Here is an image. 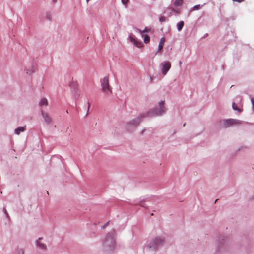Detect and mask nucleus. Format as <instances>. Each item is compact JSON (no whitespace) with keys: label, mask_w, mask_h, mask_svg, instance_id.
<instances>
[{"label":"nucleus","mask_w":254,"mask_h":254,"mask_svg":"<svg viewBox=\"0 0 254 254\" xmlns=\"http://www.w3.org/2000/svg\"><path fill=\"white\" fill-rule=\"evenodd\" d=\"M241 124V122L237 119H230L224 120L221 121V124L223 128H227L234 125H239Z\"/></svg>","instance_id":"f257e3e1"},{"label":"nucleus","mask_w":254,"mask_h":254,"mask_svg":"<svg viewBox=\"0 0 254 254\" xmlns=\"http://www.w3.org/2000/svg\"><path fill=\"white\" fill-rule=\"evenodd\" d=\"M102 89L106 94H109L112 91V88L109 85V76H105L101 81Z\"/></svg>","instance_id":"f03ea898"},{"label":"nucleus","mask_w":254,"mask_h":254,"mask_svg":"<svg viewBox=\"0 0 254 254\" xmlns=\"http://www.w3.org/2000/svg\"><path fill=\"white\" fill-rule=\"evenodd\" d=\"M103 245L105 246H109L110 248H112L115 245V238L114 233H109L103 242Z\"/></svg>","instance_id":"7ed1b4c3"},{"label":"nucleus","mask_w":254,"mask_h":254,"mask_svg":"<svg viewBox=\"0 0 254 254\" xmlns=\"http://www.w3.org/2000/svg\"><path fill=\"white\" fill-rule=\"evenodd\" d=\"M164 242V239L161 237L156 238L152 240L149 244V247L153 249H155Z\"/></svg>","instance_id":"20e7f679"},{"label":"nucleus","mask_w":254,"mask_h":254,"mask_svg":"<svg viewBox=\"0 0 254 254\" xmlns=\"http://www.w3.org/2000/svg\"><path fill=\"white\" fill-rule=\"evenodd\" d=\"M162 73L165 75L171 68V63L168 61L162 62L161 64Z\"/></svg>","instance_id":"39448f33"},{"label":"nucleus","mask_w":254,"mask_h":254,"mask_svg":"<svg viewBox=\"0 0 254 254\" xmlns=\"http://www.w3.org/2000/svg\"><path fill=\"white\" fill-rule=\"evenodd\" d=\"M41 115L46 124H50L52 123V118L48 113L41 111Z\"/></svg>","instance_id":"423d86ee"},{"label":"nucleus","mask_w":254,"mask_h":254,"mask_svg":"<svg viewBox=\"0 0 254 254\" xmlns=\"http://www.w3.org/2000/svg\"><path fill=\"white\" fill-rule=\"evenodd\" d=\"M165 108L164 107V101H161L159 103V109L157 111H155L154 114L156 115H161L165 112Z\"/></svg>","instance_id":"0eeeda50"},{"label":"nucleus","mask_w":254,"mask_h":254,"mask_svg":"<svg viewBox=\"0 0 254 254\" xmlns=\"http://www.w3.org/2000/svg\"><path fill=\"white\" fill-rule=\"evenodd\" d=\"M130 41L137 47L141 48L143 46V44L141 41H138L133 36L130 37Z\"/></svg>","instance_id":"6e6552de"},{"label":"nucleus","mask_w":254,"mask_h":254,"mask_svg":"<svg viewBox=\"0 0 254 254\" xmlns=\"http://www.w3.org/2000/svg\"><path fill=\"white\" fill-rule=\"evenodd\" d=\"M143 117V115H142L138 116L137 118L134 119L133 121H132L131 124L134 125L135 126L138 125L140 123L141 119H142Z\"/></svg>","instance_id":"1a4fd4ad"},{"label":"nucleus","mask_w":254,"mask_h":254,"mask_svg":"<svg viewBox=\"0 0 254 254\" xmlns=\"http://www.w3.org/2000/svg\"><path fill=\"white\" fill-rule=\"evenodd\" d=\"M183 3V0H175L173 2V5L175 7H178L181 6Z\"/></svg>","instance_id":"9d476101"},{"label":"nucleus","mask_w":254,"mask_h":254,"mask_svg":"<svg viewBox=\"0 0 254 254\" xmlns=\"http://www.w3.org/2000/svg\"><path fill=\"white\" fill-rule=\"evenodd\" d=\"M165 41V39L164 37H162L160 39V42H159V45H158V51H160L163 49Z\"/></svg>","instance_id":"9b49d317"},{"label":"nucleus","mask_w":254,"mask_h":254,"mask_svg":"<svg viewBox=\"0 0 254 254\" xmlns=\"http://www.w3.org/2000/svg\"><path fill=\"white\" fill-rule=\"evenodd\" d=\"M25 127H18L17 128L15 129V133L17 135L19 134L20 132H23L25 131Z\"/></svg>","instance_id":"f8f14e48"},{"label":"nucleus","mask_w":254,"mask_h":254,"mask_svg":"<svg viewBox=\"0 0 254 254\" xmlns=\"http://www.w3.org/2000/svg\"><path fill=\"white\" fill-rule=\"evenodd\" d=\"M47 105H48V101L45 98L42 99L39 102L40 106H47Z\"/></svg>","instance_id":"ddd939ff"},{"label":"nucleus","mask_w":254,"mask_h":254,"mask_svg":"<svg viewBox=\"0 0 254 254\" xmlns=\"http://www.w3.org/2000/svg\"><path fill=\"white\" fill-rule=\"evenodd\" d=\"M184 23L183 21H181L177 23V29L179 31H180L182 29V28L184 26Z\"/></svg>","instance_id":"4468645a"},{"label":"nucleus","mask_w":254,"mask_h":254,"mask_svg":"<svg viewBox=\"0 0 254 254\" xmlns=\"http://www.w3.org/2000/svg\"><path fill=\"white\" fill-rule=\"evenodd\" d=\"M232 108L234 110L238 111L239 112H241V110L238 107L237 105L233 103L232 104Z\"/></svg>","instance_id":"2eb2a0df"},{"label":"nucleus","mask_w":254,"mask_h":254,"mask_svg":"<svg viewBox=\"0 0 254 254\" xmlns=\"http://www.w3.org/2000/svg\"><path fill=\"white\" fill-rule=\"evenodd\" d=\"M37 245L40 247L41 249H45L46 248V246L44 244L41 243L39 241L37 242Z\"/></svg>","instance_id":"dca6fc26"},{"label":"nucleus","mask_w":254,"mask_h":254,"mask_svg":"<svg viewBox=\"0 0 254 254\" xmlns=\"http://www.w3.org/2000/svg\"><path fill=\"white\" fill-rule=\"evenodd\" d=\"M150 41V37L148 35H144V42L145 43H148Z\"/></svg>","instance_id":"f3484780"},{"label":"nucleus","mask_w":254,"mask_h":254,"mask_svg":"<svg viewBox=\"0 0 254 254\" xmlns=\"http://www.w3.org/2000/svg\"><path fill=\"white\" fill-rule=\"evenodd\" d=\"M24 250L22 249L17 250L15 252V254H24Z\"/></svg>","instance_id":"a211bd4d"},{"label":"nucleus","mask_w":254,"mask_h":254,"mask_svg":"<svg viewBox=\"0 0 254 254\" xmlns=\"http://www.w3.org/2000/svg\"><path fill=\"white\" fill-rule=\"evenodd\" d=\"M202 6H201L200 5H195L193 7V10H199L201 8Z\"/></svg>","instance_id":"6ab92c4d"},{"label":"nucleus","mask_w":254,"mask_h":254,"mask_svg":"<svg viewBox=\"0 0 254 254\" xmlns=\"http://www.w3.org/2000/svg\"><path fill=\"white\" fill-rule=\"evenodd\" d=\"M171 10H172V11H173V12H174L175 13H176L177 14H179L180 13V10L175 9L174 7L171 8Z\"/></svg>","instance_id":"aec40b11"},{"label":"nucleus","mask_w":254,"mask_h":254,"mask_svg":"<svg viewBox=\"0 0 254 254\" xmlns=\"http://www.w3.org/2000/svg\"><path fill=\"white\" fill-rule=\"evenodd\" d=\"M159 21L161 22H165L166 21V18L164 16H162L159 18Z\"/></svg>","instance_id":"412c9836"},{"label":"nucleus","mask_w":254,"mask_h":254,"mask_svg":"<svg viewBox=\"0 0 254 254\" xmlns=\"http://www.w3.org/2000/svg\"><path fill=\"white\" fill-rule=\"evenodd\" d=\"M128 1H129V0H122V3L125 5H127Z\"/></svg>","instance_id":"4be33fe9"},{"label":"nucleus","mask_w":254,"mask_h":254,"mask_svg":"<svg viewBox=\"0 0 254 254\" xmlns=\"http://www.w3.org/2000/svg\"><path fill=\"white\" fill-rule=\"evenodd\" d=\"M140 33H146V32H149L150 30L148 29L147 28H145L144 30L141 31L140 30H139Z\"/></svg>","instance_id":"5701e85b"},{"label":"nucleus","mask_w":254,"mask_h":254,"mask_svg":"<svg viewBox=\"0 0 254 254\" xmlns=\"http://www.w3.org/2000/svg\"><path fill=\"white\" fill-rule=\"evenodd\" d=\"M233 1L237 2H242L245 1V0H232Z\"/></svg>","instance_id":"b1692460"},{"label":"nucleus","mask_w":254,"mask_h":254,"mask_svg":"<svg viewBox=\"0 0 254 254\" xmlns=\"http://www.w3.org/2000/svg\"><path fill=\"white\" fill-rule=\"evenodd\" d=\"M251 102H252V103L253 105V109L254 110V98H251Z\"/></svg>","instance_id":"393cba45"},{"label":"nucleus","mask_w":254,"mask_h":254,"mask_svg":"<svg viewBox=\"0 0 254 254\" xmlns=\"http://www.w3.org/2000/svg\"><path fill=\"white\" fill-rule=\"evenodd\" d=\"M179 64H180V66L182 64V62L181 61H179Z\"/></svg>","instance_id":"a878e982"},{"label":"nucleus","mask_w":254,"mask_h":254,"mask_svg":"<svg viewBox=\"0 0 254 254\" xmlns=\"http://www.w3.org/2000/svg\"><path fill=\"white\" fill-rule=\"evenodd\" d=\"M54 2H56L57 0H52Z\"/></svg>","instance_id":"bb28decb"},{"label":"nucleus","mask_w":254,"mask_h":254,"mask_svg":"<svg viewBox=\"0 0 254 254\" xmlns=\"http://www.w3.org/2000/svg\"><path fill=\"white\" fill-rule=\"evenodd\" d=\"M4 211H5V213L6 214H7V212H6V211L5 209H4Z\"/></svg>","instance_id":"cd10ccee"},{"label":"nucleus","mask_w":254,"mask_h":254,"mask_svg":"<svg viewBox=\"0 0 254 254\" xmlns=\"http://www.w3.org/2000/svg\"><path fill=\"white\" fill-rule=\"evenodd\" d=\"M90 0H86L87 2H88Z\"/></svg>","instance_id":"c85d7f7f"}]
</instances>
